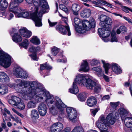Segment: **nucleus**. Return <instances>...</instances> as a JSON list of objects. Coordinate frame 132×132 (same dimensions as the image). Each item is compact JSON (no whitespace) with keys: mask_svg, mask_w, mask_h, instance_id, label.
Here are the masks:
<instances>
[{"mask_svg":"<svg viewBox=\"0 0 132 132\" xmlns=\"http://www.w3.org/2000/svg\"><path fill=\"white\" fill-rule=\"evenodd\" d=\"M29 4H33V6L31 8V10L33 12L31 14L32 18L35 21L36 25L41 26V18L42 15L47 12L46 10L49 7L47 2L46 0H25Z\"/></svg>","mask_w":132,"mask_h":132,"instance_id":"obj_1","label":"nucleus"},{"mask_svg":"<svg viewBox=\"0 0 132 132\" xmlns=\"http://www.w3.org/2000/svg\"><path fill=\"white\" fill-rule=\"evenodd\" d=\"M83 85L88 89H94L95 92L98 93L101 90V86L98 83L90 79H87L82 74H79L76 76L73 83L72 87L69 89L70 93L74 94H77L79 90L76 84Z\"/></svg>","mask_w":132,"mask_h":132,"instance_id":"obj_2","label":"nucleus"},{"mask_svg":"<svg viewBox=\"0 0 132 132\" xmlns=\"http://www.w3.org/2000/svg\"><path fill=\"white\" fill-rule=\"evenodd\" d=\"M17 81L19 82L17 86H18L19 85L21 87L22 85H25V86H27V85L28 87L31 89L32 93L34 95L35 97H36V96L41 95L42 94H43L44 96L45 95V97L46 98L49 97L48 96H49V92L44 90L42 84L40 83H38L35 81H22L20 79H18Z\"/></svg>","mask_w":132,"mask_h":132,"instance_id":"obj_3","label":"nucleus"},{"mask_svg":"<svg viewBox=\"0 0 132 132\" xmlns=\"http://www.w3.org/2000/svg\"><path fill=\"white\" fill-rule=\"evenodd\" d=\"M75 17L74 19V23L76 31L79 33H83L86 30H88L91 28H94L95 26L96 22L93 18H90L89 21L86 20H83L82 22V26L77 28L80 22V19L77 17Z\"/></svg>","mask_w":132,"mask_h":132,"instance_id":"obj_4","label":"nucleus"},{"mask_svg":"<svg viewBox=\"0 0 132 132\" xmlns=\"http://www.w3.org/2000/svg\"><path fill=\"white\" fill-rule=\"evenodd\" d=\"M116 118L112 113L109 114L106 117V120L103 117L101 116L100 119L97 123L98 127L104 130H107V127L106 125V122L108 123L113 125L115 122Z\"/></svg>","mask_w":132,"mask_h":132,"instance_id":"obj_5","label":"nucleus"},{"mask_svg":"<svg viewBox=\"0 0 132 132\" xmlns=\"http://www.w3.org/2000/svg\"><path fill=\"white\" fill-rule=\"evenodd\" d=\"M118 111L122 120H124L126 126L129 128L132 132V118L127 117L129 115V111L123 108L119 109Z\"/></svg>","mask_w":132,"mask_h":132,"instance_id":"obj_6","label":"nucleus"},{"mask_svg":"<svg viewBox=\"0 0 132 132\" xmlns=\"http://www.w3.org/2000/svg\"><path fill=\"white\" fill-rule=\"evenodd\" d=\"M9 11L4 13L3 18H6L9 20L11 19L14 17L13 14L11 12H12L16 15L17 14L20 12L21 10L20 8L16 5L13 2H11L9 7Z\"/></svg>","mask_w":132,"mask_h":132,"instance_id":"obj_7","label":"nucleus"},{"mask_svg":"<svg viewBox=\"0 0 132 132\" xmlns=\"http://www.w3.org/2000/svg\"><path fill=\"white\" fill-rule=\"evenodd\" d=\"M11 61V57L3 51L0 50V65L5 68H7L10 66Z\"/></svg>","mask_w":132,"mask_h":132,"instance_id":"obj_8","label":"nucleus"},{"mask_svg":"<svg viewBox=\"0 0 132 132\" xmlns=\"http://www.w3.org/2000/svg\"><path fill=\"white\" fill-rule=\"evenodd\" d=\"M8 102L12 106L15 105L20 109L23 110L25 108L23 101L19 97L16 96H12L11 99L8 100Z\"/></svg>","mask_w":132,"mask_h":132,"instance_id":"obj_9","label":"nucleus"},{"mask_svg":"<svg viewBox=\"0 0 132 132\" xmlns=\"http://www.w3.org/2000/svg\"><path fill=\"white\" fill-rule=\"evenodd\" d=\"M98 19L101 21L100 23V25L104 28L108 27V26L111 25L112 24V21L111 19L105 15H101Z\"/></svg>","mask_w":132,"mask_h":132,"instance_id":"obj_10","label":"nucleus"},{"mask_svg":"<svg viewBox=\"0 0 132 132\" xmlns=\"http://www.w3.org/2000/svg\"><path fill=\"white\" fill-rule=\"evenodd\" d=\"M22 85L24 86L23 88V92H21V90L20 92L21 93H22V94H23V98L25 100H30L32 98L34 97V95L31 92V89L29 88L27 85V86H25V85H22Z\"/></svg>","mask_w":132,"mask_h":132,"instance_id":"obj_11","label":"nucleus"},{"mask_svg":"<svg viewBox=\"0 0 132 132\" xmlns=\"http://www.w3.org/2000/svg\"><path fill=\"white\" fill-rule=\"evenodd\" d=\"M14 74L17 77L24 79L28 76V74L25 71L19 67H16L13 71Z\"/></svg>","mask_w":132,"mask_h":132,"instance_id":"obj_12","label":"nucleus"},{"mask_svg":"<svg viewBox=\"0 0 132 132\" xmlns=\"http://www.w3.org/2000/svg\"><path fill=\"white\" fill-rule=\"evenodd\" d=\"M67 25L64 26L62 25H57L56 27V30L61 34L65 35L67 34V32L66 29L68 33V35L70 36L71 35V33L70 29L69 27L66 22H65Z\"/></svg>","mask_w":132,"mask_h":132,"instance_id":"obj_13","label":"nucleus"},{"mask_svg":"<svg viewBox=\"0 0 132 132\" xmlns=\"http://www.w3.org/2000/svg\"><path fill=\"white\" fill-rule=\"evenodd\" d=\"M66 111L69 120L72 122H75L77 117L76 111L72 108L69 107L67 108Z\"/></svg>","mask_w":132,"mask_h":132,"instance_id":"obj_14","label":"nucleus"},{"mask_svg":"<svg viewBox=\"0 0 132 132\" xmlns=\"http://www.w3.org/2000/svg\"><path fill=\"white\" fill-rule=\"evenodd\" d=\"M63 127V125L61 123L58 122L53 124L51 128L52 132H60Z\"/></svg>","mask_w":132,"mask_h":132,"instance_id":"obj_15","label":"nucleus"},{"mask_svg":"<svg viewBox=\"0 0 132 132\" xmlns=\"http://www.w3.org/2000/svg\"><path fill=\"white\" fill-rule=\"evenodd\" d=\"M38 110L40 116H44L47 112V109L45 104L43 103L39 104L38 107Z\"/></svg>","mask_w":132,"mask_h":132,"instance_id":"obj_16","label":"nucleus"},{"mask_svg":"<svg viewBox=\"0 0 132 132\" xmlns=\"http://www.w3.org/2000/svg\"><path fill=\"white\" fill-rule=\"evenodd\" d=\"M56 100L55 105L59 110L61 112L63 111L64 108L66 107L67 105L64 104L61 100L57 97H55Z\"/></svg>","mask_w":132,"mask_h":132,"instance_id":"obj_17","label":"nucleus"},{"mask_svg":"<svg viewBox=\"0 0 132 132\" xmlns=\"http://www.w3.org/2000/svg\"><path fill=\"white\" fill-rule=\"evenodd\" d=\"M105 28H100L98 29V32L100 36L102 37H108L110 35L111 31L109 28L106 30Z\"/></svg>","mask_w":132,"mask_h":132,"instance_id":"obj_18","label":"nucleus"},{"mask_svg":"<svg viewBox=\"0 0 132 132\" xmlns=\"http://www.w3.org/2000/svg\"><path fill=\"white\" fill-rule=\"evenodd\" d=\"M19 32L22 36L26 38H29L32 35L31 32L25 28L20 29Z\"/></svg>","mask_w":132,"mask_h":132,"instance_id":"obj_19","label":"nucleus"},{"mask_svg":"<svg viewBox=\"0 0 132 132\" xmlns=\"http://www.w3.org/2000/svg\"><path fill=\"white\" fill-rule=\"evenodd\" d=\"M32 11V13L31 14V17L30 15L29 12H22L19 14L17 13L16 16L18 17H22L24 18H26L28 19H30L31 17L33 20L35 22V25L36 26L38 27L41 26H41H37L36 25V23L35 21L32 18L31 14L32 13H33V12Z\"/></svg>","mask_w":132,"mask_h":132,"instance_id":"obj_20","label":"nucleus"},{"mask_svg":"<svg viewBox=\"0 0 132 132\" xmlns=\"http://www.w3.org/2000/svg\"><path fill=\"white\" fill-rule=\"evenodd\" d=\"M71 9L74 15L78 16V12L80 9V5L77 4H73L72 6Z\"/></svg>","mask_w":132,"mask_h":132,"instance_id":"obj_21","label":"nucleus"},{"mask_svg":"<svg viewBox=\"0 0 132 132\" xmlns=\"http://www.w3.org/2000/svg\"><path fill=\"white\" fill-rule=\"evenodd\" d=\"M97 103V101L96 98L93 96L90 97L87 100V104L88 106L90 107L95 105Z\"/></svg>","mask_w":132,"mask_h":132,"instance_id":"obj_22","label":"nucleus"},{"mask_svg":"<svg viewBox=\"0 0 132 132\" xmlns=\"http://www.w3.org/2000/svg\"><path fill=\"white\" fill-rule=\"evenodd\" d=\"M10 79L8 76L4 72H0V82H8Z\"/></svg>","mask_w":132,"mask_h":132,"instance_id":"obj_23","label":"nucleus"},{"mask_svg":"<svg viewBox=\"0 0 132 132\" xmlns=\"http://www.w3.org/2000/svg\"><path fill=\"white\" fill-rule=\"evenodd\" d=\"M89 69V68L87 62L86 61H84L81 66L80 68L79 71H82L86 72H87Z\"/></svg>","mask_w":132,"mask_h":132,"instance_id":"obj_24","label":"nucleus"},{"mask_svg":"<svg viewBox=\"0 0 132 132\" xmlns=\"http://www.w3.org/2000/svg\"><path fill=\"white\" fill-rule=\"evenodd\" d=\"M91 14L90 10L88 9H85L83 10L80 13V15L83 18H88Z\"/></svg>","mask_w":132,"mask_h":132,"instance_id":"obj_25","label":"nucleus"},{"mask_svg":"<svg viewBox=\"0 0 132 132\" xmlns=\"http://www.w3.org/2000/svg\"><path fill=\"white\" fill-rule=\"evenodd\" d=\"M112 69L113 71L116 73L119 74L122 72L120 67L117 64L114 63L112 64Z\"/></svg>","mask_w":132,"mask_h":132,"instance_id":"obj_26","label":"nucleus"},{"mask_svg":"<svg viewBox=\"0 0 132 132\" xmlns=\"http://www.w3.org/2000/svg\"><path fill=\"white\" fill-rule=\"evenodd\" d=\"M44 96V97L46 99V101L48 105L49 106H51V105L54 103L55 99L53 96L51 95L49 93V96H48L49 97H46Z\"/></svg>","mask_w":132,"mask_h":132,"instance_id":"obj_27","label":"nucleus"},{"mask_svg":"<svg viewBox=\"0 0 132 132\" xmlns=\"http://www.w3.org/2000/svg\"><path fill=\"white\" fill-rule=\"evenodd\" d=\"M8 91L7 87L4 84H0V94L2 95L7 94Z\"/></svg>","mask_w":132,"mask_h":132,"instance_id":"obj_28","label":"nucleus"},{"mask_svg":"<svg viewBox=\"0 0 132 132\" xmlns=\"http://www.w3.org/2000/svg\"><path fill=\"white\" fill-rule=\"evenodd\" d=\"M8 3L6 0H1L0 2V10H4L8 7Z\"/></svg>","mask_w":132,"mask_h":132,"instance_id":"obj_29","label":"nucleus"},{"mask_svg":"<svg viewBox=\"0 0 132 132\" xmlns=\"http://www.w3.org/2000/svg\"><path fill=\"white\" fill-rule=\"evenodd\" d=\"M38 103V101L36 99H32L29 101L27 104L28 107L29 108H35L36 106V104Z\"/></svg>","mask_w":132,"mask_h":132,"instance_id":"obj_30","label":"nucleus"},{"mask_svg":"<svg viewBox=\"0 0 132 132\" xmlns=\"http://www.w3.org/2000/svg\"><path fill=\"white\" fill-rule=\"evenodd\" d=\"M12 39L14 42L16 43L20 42L22 40V37L18 33L14 34L12 37Z\"/></svg>","mask_w":132,"mask_h":132,"instance_id":"obj_31","label":"nucleus"},{"mask_svg":"<svg viewBox=\"0 0 132 132\" xmlns=\"http://www.w3.org/2000/svg\"><path fill=\"white\" fill-rule=\"evenodd\" d=\"M92 70L97 72L98 76L100 77L102 76L103 75L101 68L99 67H96L93 68Z\"/></svg>","mask_w":132,"mask_h":132,"instance_id":"obj_32","label":"nucleus"},{"mask_svg":"<svg viewBox=\"0 0 132 132\" xmlns=\"http://www.w3.org/2000/svg\"><path fill=\"white\" fill-rule=\"evenodd\" d=\"M87 95L85 93H81L79 94L78 96V99L81 102L85 101Z\"/></svg>","mask_w":132,"mask_h":132,"instance_id":"obj_33","label":"nucleus"},{"mask_svg":"<svg viewBox=\"0 0 132 132\" xmlns=\"http://www.w3.org/2000/svg\"><path fill=\"white\" fill-rule=\"evenodd\" d=\"M31 116L33 119H38L39 118V115L37 110L35 109L32 110L31 111Z\"/></svg>","mask_w":132,"mask_h":132,"instance_id":"obj_34","label":"nucleus"},{"mask_svg":"<svg viewBox=\"0 0 132 132\" xmlns=\"http://www.w3.org/2000/svg\"><path fill=\"white\" fill-rule=\"evenodd\" d=\"M40 68L41 70L45 69L48 70L51 69L52 67L46 63L44 64L41 65Z\"/></svg>","mask_w":132,"mask_h":132,"instance_id":"obj_35","label":"nucleus"},{"mask_svg":"<svg viewBox=\"0 0 132 132\" xmlns=\"http://www.w3.org/2000/svg\"><path fill=\"white\" fill-rule=\"evenodd\" d=\"M30 41L35 45H39L40 43L39 39L36 36H33L31 39Z\"/></svg>","mask_w":132,"mask_h":132,"instance_id":"obj_36","label":"nucleus"},{"mask_svg":"<svg viewBox=\"0 0 132 132\" xmlns=\"http://www.w3.org/2000/svg\"><path fill=\"white\" fill-rule=\"evenodd\" d=\"M102 61L103 64V66L105 69V73L107 74L108 73V71L110 67V65L109 64L106 63L105 61L103 60H102Z\"/></svg>","mask_w":132,"mask_h":132,"instance_id":"obj_37","label":"nucleus"},{"mask_svg":"<svg viewBox=\"0 0 132 132\" xmlns=\"http://www.w3.org/2000/svg\"><path fill=\"white\" fill-rule=\"evenodd\" d=\"M111 42H117L118 39L116 36V34L114 30H112L111 34Z\"/></svg>","mask_w":132,"mask_h":132,"instance_id":"obj_38","label":"nucleus"},{"mask_svg":"<svg viewBox=\"0 0 132 132\" xmlns=\"http://www.w3.org/2000/svg\"><path fill=\"white\" fill-rule=\"evenodd\" d=\"M71 132H84V131L82 127L77 126L75 127Z\"/></svg>","mask_w":132,"mask_h":132,"instance_id":"obj_39","label":"nucleus"},{"mask_svg":"<svg viewBox=\"0 0 132 132\" xmlns=\"http://www.w3.org/2000/svg\"><path fill=\"white\" fill-rule=\"evenodd\" d=\"M97 1L100 2L101 4L106 5L107 6L111 8H113V5L106 1L103 0H97Z\"/></svg>","mask_w":132,"mask_h":132,"instance_id":"obj_40","label":"nucleus"},{"mask_svg":"<svg viewBox=\"0 0 132 132\" xmlns=\"http://www.w3.org/2000/svg\"><path fill=\"white\" fill-rule=\"evenodd\" d=\"M28 45V42L27 39H26L21 43L19 44L20 46H22L25 49H27Z\"/></svg>","mask_w":132,"mask_h":132,"instance_id":"obj_41","label":"nucleus"},{"mask_svg":"<svg viewBox=\"0 0 132 132\" xmlns=\"http://www.w3.org/2000/svg\"><path fill=\"white\" fill-rule=\"evenodd\" d=\"M51 112L54 115H56L57 113V108L55 107L52 106L50 108Z\"/></svg>","mask_w":132,"mask_h":132,"instance_id":"obj_42","label":"nucleus"},{"mask_svg":"<svg viewBox=\"0 0 132 132\" xmlns=\"http://www.w3.org/2000/svg\"><path fill=\"white\" fill-rule=\"evenodd\" d=\"M59 52V49L55 47H53L51 50L52 54L54 56H56Z\"/></svg>","mask_w":132,"mask_h":132,"instance_id":"obj_43","label":"nucleus"},{"mask_svg":"<svg viewBox=\"0 0 132 132\" xmlns=\"http://www.w3.org/2000/svg\"><path fill=\"white\" fill-rule=\"evenodd\" d=\"M36 96H37L38 97V98L37 99V100L38 101H38L43 102L44 101H46V99L45 98L44 96H43V94H41V95H39L38 96H36Z\"/></svg>","mask_w":132,"mask_h":132,"instance_id":"obj_44","label":"nucleus"},{"mask_svg":"<svg viewBox=\"0 0 132 132\" xmlns=\"http://www.w3.org/2000/svg\"><path fill=\"white\" fill-rule=\"evenodd\" d=\"M121 8L122 10L126 13H128L129 11L132 12V9L127 6H122L121 7Z\"/></svg>","mask_w":132,"mask_h":132,"instance_id":"obj_45","label":"nucleus"},{"mask_svg":"<svg viewBox=\"0 0 132 132\" xmlns=\"http://www.w3.org/2000/svg\"><path fill=\"white\" fill-rule=\"evenodd\" d=\"M90 2H91L93 4H94L95 5V6H96L98 7H100V8H101L104 10H105V11L108 12V11L106 9H105V8H104L103 7H100L99 6L100 4H101L100 2H96L95 1H90Z\"/></svg>","mask_w":132,"mask_h":132,"instance_id":"obj_46","label":"nucleus"},{"mask_svg":"<svg viewBox=\"0 0 132 132\" xmlns=\"http://www.w3.org/2000/svg\"><path fill=\"white\" fill-rule=\"evenodd\" d=\"M1 109L3 115L4 116V117L5 118L6 117V115L5 113L4 112V111L6 112L7 114H10V112L6 108H4V110H3L2 108H1Z\"/></svg>","mask_w":132,"mask_h":132,"instance_id":"obj_47","label":"nucleus"},{"mask_svg":"<svg viewBox=\"0 0 132 132\" xmlns=\"http://www.w3.org/2000/svg\"><path fill=\"white\" fill-rule=\"evenodd\" d=\"M99 63V62L98 61L95 59L92 60L90 62V64L93 66L96 65Z\"/></svg>","mask_w":132,"mask_h":132,"instance_id":"obj_48","label":"nucleus"},{"mask_svg":"<svg viewBox=\"0 0 132 132\" xmlns=\"http://www.w3.org/2000/svg\"><path fill=\"white\" fill-rule=\"evenodd\" d=\"M60 8L65 12L68 11V9L66 6L62 4H61L59 5Z\"/></svg>","mask_w":132,"mask_h":132,"instance_id":"obj_49","label":"nucleus"},{"mask_svg":"<svg viewBox=\"0 0 132 132\" xmlns=\"http://www.w3.org/2000/svg\"><path fill=\"white\" fill-rule=\"evenodd\" d=\"M118 102H111L110 104L113 108H115L118 105Z\"/></svg>","mask_w":132,"mask_h":132,"instance_id":"obj_50","label":"nucleus"},{"mask_svg":"<svg viewBox=\"0 0 132 132\" xmlns=\"http://www.w3.org/2000/svg\"><path fill=\"white\" fill-rule=\"evenodd\" d=\"M37 48L34 46H32L29 48V51L31 52H36L37 51Z\"/></svg>","mask_w":132,"mask_h":132,"instance_id":"obj_51","label":"nucleus"},{"mask_svg":"<svg viewBox=\"0 0 132 132\" xmlns=\"http://www.w3.org/2000/svg\"><path fill=\"white\" fill-rule=\"evenodd\" d=\"M31 58L34 60L37 61L38 58L36 54V53H34L32 54L31 55Z\"/></svg>","mask_w":132,"mask_h":132,"instance_id":"obj_52","label":"nucleus"},{"mask_svg":"<svg viewBox=\"0 0 132 132\" xmlns=\"http://www.w3.org/2000/svg\"><path fill=\"white\" fill-rule=\"evenodd\" d=\"M98 110L99 109L97 108H96L94 109L91 110V111L92 113L94 116H95Z\"/></svg>","mask_w":132,"mask_h":132,"instance_id":"obj_53","label":"nucleus"},{"mask_svg":"<svg viewBox=\"0 0 132 132\" xmlns=\"http://www.w3.org/2000/svg\"><path fill=\"white\" fill-rule=\"evenodd\" d=\"M48 22L49 23V24L50 26L52 27H53L55 25H56L57 23V22H51L50 21V20L49 19H48Z\"/></svg>","mask_w":132,"mask_h":132,"instance_id":"obj_54","label":"nucleus"},{"mask_svg":"<svg viewBox=\"0 0 132 132\" xmlns=\"http://www.w3.org/2000/svg\"><path fill=\"white\" fill-rule=\"evenodd\" d=\"M120 29L121 30V31H126L127 30V29L126 27L124 26H121L120 27Z\"/></svg>","mask_w":132,"mask_h":132,"instance_id":"obj_55","label":"nucleus"},{"mask_svg":"<svg viewBox=\"0 0 132 132\" xmlns=\"http://www.w3.org/2000/svg\"><path fill=\"white\" fill-rule=\"evenodd\" d=\"M1 126L2 128L5 129L6 127V123L4 119H3V122L2 123Z\"/></svg>","mask_w":132,"mask_h":132,"instance_id":"obj_56","label":"nucleus"},{"mask_svg":"<svg viewBox=\"0 0 132 132\" xmlns=\"http://www.w3.org/2000/svg\"><path fill=\"white\" fill-rule=\"evenodd\" d=\"M110 97L109 95H105L103 96L102 97V100H108L109 99Z\"/></svg>","mask_w":132,"mask_h":132,"instance_id":"obj_57","label":"nucleus"},{"mask_svg":"<svg viewBox=\"0 0 132 132\" xmlns=\"http://www.w3.org/2000/svg\"><path fill=\"white\" fill-rule=\"evenodd\" d=\"M103 76V77L104 79L107 82H109V77L103 74V75L102 76Z\"/></svg>","mask_w":132,"mask_h":132,"instance_id":"obj_58","label":"nucleus"},{"mask_svg":"<svg viewBox=\"0 0 132 132\" xmlns=\"http://www.w3.org/2000/svg\"><path fill=\"white\" fill-rule=\"evenodd\" d=\"M70 130L69 128L67 127L64 130H62L61 132H70Z\"/></svg>","mask_w":132,"mask_h":132,"instance_id":"obj_59","label":"nucleus"},{"mask_svg":"<svg viewBox=\"0 0 132 132\" xmlns=\"http://www.w3.org/2000/svg\"><path fill=\"white\" fill-rule=\"evenodd\" d=\"M67 62V60H62V59H58L57 61V62H62L64 63H65Z\"/></svg>","mask_w":132,"mask_h":132,"instance_id":"obj_60","label":"nucleus"},{"mask_svg":"<svg viewBox=\"0 0 132 132\" xmlns=\"http://www.w3.org/2000/svg\"><path fill=\"white\" fill-rule=\"evenodd\" d=\"M14 0V3H21L23 1V0ZM15 4V5H16Z\"/></svg>","mask_w":132,"mask_h":132,"instance_id":"obj_61","label":"nucleus"},{"mask_svg":"<svg viewBox=\"0 0 132 132\" xmlns=\"http://www.w3.org/2000/svg\"><path fill=\"white\" fill-rule=\"evenodd\" d=\"M8 86L11 88H14L15 87V85L13 84H8Z\"/></svg>","mask_w":132,"mask_h":132,"instance_id":"obj_62","label":"nucleus"},{"mask_svg":"<svg viewBox=\"0 0 132 132\" xmlns=\"http://www.w3.org/2000/svg\"><path fill=\"white\" fill-rule=\"evenodd\" d=\"M103 40L105 42H107L109 41V40L108 38V37H102Z\"/></svg>","mask_w":132,"mask_h":132,"instance_id":"obj_63","label":"nucleus"},{"mask_svg":"<svg viewBox=\"0 0 132 132\" xmlns=\"http://www.w3.org/2000/svg\"><path fill=\"white\" fill-rule=\"evenodd\" d=\"M61 1L62 2V3H63L67 4L68 2V0H61Z\"/></svg>","mask_w":132,"mask_h":132,"instance_id":"obj_64","label":"nucleus"}]
</instances>
